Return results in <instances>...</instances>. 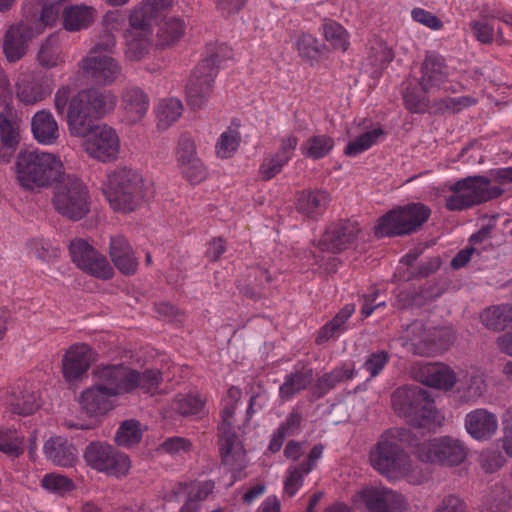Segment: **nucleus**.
I'll return each mask as SVG.
<instances>
[{
  "mask_svg": "<svg viewBox=\"0 0 512 512\" xmlns=\"http://www.w3.org/2000/svg\"><path fill=\"white\" fill-rule=\"evenodd\" d=\"M94 373L100 383L82 391L78 399L81 409L90 416L105 415L113 409L114 397L134 389L154 394L162 379L156 369L138 372L121 364L101 365Z\"/></svg>",
  "mask_w": 512,
  "mask_h": 512,
  "instance_id": "nucleus-1",
  "label": "nucleus"
},
{
  "mask_svg": "<svg viewBox=\"0 0 512 512\" xmlns=\"http://www.w3.org/2000/svg\"><path fill=\"white\" fill-rule=\"evenodd\" d=\"M60 13V2L44 3V0H26L23 19L7 31L4 39V53L9 62L21 59L28 43L53 26Z\"/></svg>",
  "mask_w": 512,
  "mask_h": 512,
  "instance_id": "nucleus-2",
  "label": "nucleus"
},
{
  "mask_svg": "<svg viewBox=\"0 0 512 512\" xmlns=\"http://www.w3.org/2000/svg\"><path fill=\"white\" fill-rule=\"evenodd\" d=\"M60 13V2L44 3V0H26L23 19L7 31L4 39V53L9 62L21 59L28 43L53 26Z\"/></svg>",
  "mask_w": 512,
  "mask_h": 512,
  "instance_id": "nucleus-3",
  "label": "nucleus"
},
{
  "mask_svg": "<svg viewBox=\"0 0 512 512\" xmlns=\"http://www.w3.org/2000/svg\"><path fill=\"white\" fill-rule=\"evenodd\" d=\"M67 109V124L71 134H81L83 123L88 120L102 118L111 113L117 104V98L111 91L84 90L70 99V90L60 88L54 98V106L58 114Z\"/></svg>",
  "mask_w": 512,
  "mask_h": 512,
  "instance_id": "nucleus-4",
  "label": "nucleus"
},
{
  "mask_svg": "<svg viewBox=\"0 0 512 512\" xmlns=\"http://www.w3.org/2000/svg\"><path fill=\"white\" fill-rule=\"evenodd\" d=\"M409 437L406 429L393 428L385 431L370 450L371 466L390 480L406 478L410 483H418L412 476L413 464L403 449V444L409 441Z\"/></svg>",
  "mask_w": 512,
  "mask_h": 512,
  "instance_id": "nucleus-5",
  "label": "nucleus"
},
{
  "mask_svg": "<svg viewBox=\"0 0 512 512\" xmlns=\"http://www.w3.org/2000/svg\"><path fill=\"white\" fill-rule=\"evenodd\" d=\"M14 169L19 186L31 192L50 187L64 174L63 162L57 154L38 149L19 152Z\"/></svg>",
  "mask_w": 512,
  "mask_h": 512,
  "instance_id": "nucleus-6",
  "label": "nucleus"
},
{
  "mask_svg": "<svg viewBox=\"0 0 512 512\" xmlns=\"http://www.w3.org/2000/svg\"><path fill=\"white\" fill-rule=\"evenodd\" d=\"M173 0H142L129 15V28L125 32L126 56L139 60L151 43L152 24L172 7Z\"/></svg>",
  "mask_w": 512,
  "mask_h": 512,
  "instance_id": "nucleus-7",
  "label": "nucleus"
},
{
  "mask_svg": "<svg viewBox=\"0 0 512 512\" xmlns=\"http://www.w3.org/2000/svg\"><path fill=\"white\" fill-rule=\"evenodd\" d=\"M146 183L134 169L119 167L109 172L102 184V192L115 212L129 213L143 202Z\"/></svg>",
  "mask_w": 512,
  "mask_h": 512,
  "instance_id": "nucleus-8",
  "label": "nucleus"
},
{
  "mask_svg": "<svg viewBox=\"0 0 512 512\" xmlns=\"http://www.w3.org/2000/svg\"><path fill=\"white\" fill-rule=\"evenodd\" d=\"M393 410L418 427L439 426L444 416L428 399L427 393L418 386H404L392 394Z\"/></svg>",
  "mask_w": 512,
  "mask_h": 512,
  "instance_id": "nucleus-9",
  "label": "nucleus"
},
{
  "mask_svg": "<svg viewBox=\"0 0 512 512\" xmlns=\"http://www.w3.org/2000/svg\"><path fill=\"white\" fill-rule=\"evenodd\" d=\"M241 398V390L236 387L228 389L222 401L221 424H220V446L221 455L225 465L233 470H240L245 467L246 455L243 445L236 439L232 430L234 412Z\"/></svg>",
  "mask_w": 512,
  "mask_h": 512,
  "instance_id": "nucleus-10",
  "label": "nucleus"
},
{
  "mask_svg": "<svg viewBox=\"0 0 512 512\" xmlns=\"http://www.w3.org/2000/svg\"><path fill=\"white\" fill-rule=\"evenodd\" d=\"M443 193L446 208L450 211H461L497 197L501 190L491 187L487 178L475 176L445 186Z\"/></svg>",
  "mask_w": 512,
  "mask_h": 512,
  "instance_id": "nucleus-11",
  "label": "nucleus"
},
{
  "mask_svg": "<svg viewBox=\"0 0 512 512\" xmlns=\"http://www.w3.org/2000/svg\"><path fill=\"white\" fill-rule=\"evenodd\" d=\"M82 130L81 134L72 135L83 138L82 148L90 158L102 163H110L119 158L121 140L115 128L105 123H83Z\"/></svg>",
  "mask_w": 512,
  "mask_h": 512,
  "instance_id": "nucleus-12",
  "label": "nucleus"
},
{
  "mask_svg": "<svg viewBox=\"0 0 512 512\" xmlns=\"http://www.w3.org/2000/svg\"><path fill=\"white\" fill-rule=\"evenodd\" d=\"M431 209L414 202L398 206L382 216L376 226L377 236H395L417 231L430 217Z\"/></svg>",
  "mask_w": 512,
  "mask_h": 512,
  "instance_id": "nucleus-13",
  "label": "nucleus"
},
{
  "mask_svg": "<svg viewBox=\"0 0 512 512\" xmlns=\"http://www.w3.org/2000/svg\"><path fill=\"white\" fill-rule=\"evenodd\" d=\"M90 205V193L84 182L73 175L63 177L53 196L56 211L70 220H80L89 213Z\"/></svg>",
  "mask_w": 512,
  "mask_h": 512,
  "instance_id": "nucleus-14",
  "label": "nucleus"
},
{
  "mask_svg": "<svg viewBox=\"0 0 512 512\" xmlns=\"http://www.w3.org/2000/svg\"><path fill=\"white\" fill-rule=\"evenodd\" d=\"M229 48L220 46L218 51L204 59L192 72L186 89L187 102L192 109L202 108L208 101L217 67L222 58L229 54Z\"/></svg>",
  "mask_w": 512,
  "mask_h": 512,
  "instance_id": "nucleus-15",
  "label": "nucleus"
},
{
  "mask_svg": "<svg viewBox=\"0 0 512 512\" xmlns=\"http://www.w3.org/2000/svg\"><path fill=\"white\" fill-rule=\"evenodd\" d=\"M115 46L113 36L107 35L103 42L97 43L81 61L84 75L99 84H111L121 74L119 63L112 57Z\"/></svg>",
  "mask_w": 512,
  "mask_h": 512,
  "instance_id": "nucleus-16",
  "label": "nucleus"
},
{
  "mask_svg": "<svg viewBox=\"0 0 512 512\" xmlns=\"http://www.w3.org/2000/svg\"><path fill=\"white\" fill-rule=\"evenodd\" d=\"M467 455L463 442L451 436L435 437L418 445L416 456L423 462L457 466Z\"/></svg>",
  "mask_w": 512,
  "mask_h": 512,
  "instance_id": "nucleus-17",
  "label": "nucleus"
},
{
  "mask_svg": "<svg viewBox=\"0 0 512 512\" xmlns=\"http://www.w3.org/2000/svg\"><path fill=\"white\" fill-rule=\"evenodd\" d=\"M353 504L365 507L368 512H405V497L383 485H369L359 489L352 497Z\"/></svg>",
  "mask_w": 512,
  "mask_h": 512,
  "instance_id": "nucleus-18",
  "label": "nucleus"
},
{
  "mask_svg": "<svg viewBox=\"0 0 512 512\" xmlns=\"http://www.w3.org/2000/svg\"><path fill=\"white\" fill-rule=\"evenodd\" d=\"M84 458L91 468L116 477L126 475L131 467L127 455L117 452L112 446L101 442L89 444Z\"/></svg>",
  "mask_w": 512,
  "mask_h": 512,
  "instance_id": "nucleus-19",
  "label": "nucleus"
},
{
  "mask_svg": "<svg viewBox=\"0 0 512 512\" xmlns=\"http://www.w3.org/2000/svg\"><path fill=\"white\" fill-rule=\"evenodd\" d=\"M72 261L84 272L101 279L111 278L113 269L104 256L99 254L87 241L75 239L70 244Z\"/></svg>",
  "mask_w": 512,
  "mask_h": 512,
  "instance_id": "nucleus-20",
  "label": "nucleus"
},
{
  "mask_svg": "<svg viewBox=\"0 0 512 512\" xmlns=\"http://www.w3.org/2000/svg\"><path fill=\"white\" fill-rule=\"evenodd\" d=\"M384 130L380 125L372 124L368 120L355 122L347 129L348 142L344 154L356 157L367 151L384 138Z\"/></svg>",
  "mask_w": 512,
  "mask_h": 512,
  "instance_id": "nucleus-21",
  "label": "nucleus"
},
{
  "mask_svg": "<svg viewBox=\"0 0 512 512\" xmlns=\"http://www.w3.org/2000/svg\"><path fill=\"white\" fill-rule=\"evenodd\" d=\"M52 90L53 87L47 79L30 74H20L14 83L15 98L25 106L40 103L52 93Z\"/></svg>",
  "mask_w": 512,
  "mask_h": 512,
  "instance_id": "nucleus-22",
  "label": "nucleus"
},
{
  "mask_svg": "<svg viewBox=\"0 0 512 512\" xmlns=\"http://www.w3.org/2000/svg\"><path fill=\"white\" fill-rule=\"evenodd\" d=\"M412 374L424 385L441 390H450L457 382L455 372L442 363H417Z\"/></svg>",
  "mask_w": 512,
  "mask_h": 512,
  "instance_id": "nucleus-23",
  "label": "nucleus"
},
{
  "mask_svg": "<svg viewBox=\"0 0 512 512\" xmlns=\"http://www.w3.org/2000/svg\"><path fill=\"white\" fill-rule=\"evenodd\" d=\"M176 157L181 174L190 183L198 184L207 177L206 167L197 157L195 144L190 138L180 139Z\"/></svg>",
  "mask_w": 512,
  "mask_h": 512,
  "instance_id": "nucleus-24",
  "label": "nucleus"
},
{
  "mask_svg": "<svg viewBox=\"0 0 512 512\" xmlns=\"http://www.w3.org/2000/svg\"><path fill=\"white\" fill-rule=\"evenodd\" d=\"M324 446L322 444L314 445L306 459L302 463L290 465L286 471L284 480V494L293 497L303 486L304 477L308 475L322 458Z\"/></svg>",
  "mask_w": 512,
  "mask_h": 512,
  "instance_id": "nucleus-25",
  "label": "nucleus"
},
{
  "mask_svg": "<svg viewBox=\"0 0 512 512\" xmlns=\"http://www.w3.org/2000/svg\"><path fill=\"white\" fill-rule=\"evenodd\" d=\"M464 424L467 433L478 441L489 440L498 430L497 416L484 408L469 412L465 417Z\"/></svg>",
  "mask_w": 512,
  "mask_h": 512,
  "instance_id": "nucleus-26",
  "label": "nucleus"
},
{
  "mask_svg": "<svg viewBox=\"0 0 512 512\" xmlns=\"http://www.w3.org/2000/svg\"><path fill=\"white\" fill-rule=\"evenodd\" d=\"M94 360V352L88 345L81 343L70 346L63 358L65 379L72 381L80 378Z\"/></svg>",
  "mask_w": 512,
  "mask_h": 512,
  "instance_id": "nucleus-27",
  "label": "nucleus"
},
{
  "mask_svg": "<svg viewBox=\"0 0 512 512\" xmlns=\"http://www.w3.org/2000/svg\"><path fill=\"white\" fill-rule=\"evenodd\" d=\"M6 405L14 414L30 415L39 408V396L33 385H17L7 396Z\"/></svg>",
  "mask_w": 512,
  "mask_h": 512,
  "instance_id": "nucleus-28",
  "label": "nucleus"
},
{
  "mask_svg": "<svg viewBox=\"0 0 512 512\" xmlns=\"http://www.w3.org/2000/svg\"><path fill=\"white\" fill-rule=\"evenodd\" d=\"M34 139L41 145H54L60 137L59 125L48 110L37 111L31 119Z\"/></svg>",
  "mask_w": 512,
  "mask_h": 512,
  "instance_id": "nucleus-29",
  "label": "nucleus"
},
{
  "mask_svg": "<svg viewBox=\"0 0 512 512\" xmlns=\"http://www.w3.org/2000/svg\"><path fill=\"white\" fill-rule=\"evenodd\" d=\"M121 109L128 124L139 123L149 110L148 96L139 88H129L122 95Z\"/></svg>",
  "mask_w": 512,
  "mask_h": 512,
  "instance_id": "nucleus-30",
  "label": "nucleus"
},
{
  "mask_svg": "<svg viewBox=\"0 0 512 512\" xmlns=\"http://www.w3.org/2000/svg\"><path fill=\"white\" fill-rule=\"evenodd\" d=\"M358 229L355 223L345 222L336 224L324 233L321 239V249L339 252L347 248L357 237Z\"/></svg>",
  "mask_w": 512,
  "mask_h": 512,
  "instance_id": "nucleus-31",
  "label": "nucleus"
},
{
  "mask_svg": "<svg viewBox=\"0 0 512 512\" xmlns=\"http://www.w3.org/2000/svg\"><path fill=\"white\" fill-rule=\"evenodd\" d=\"M109 253L113 263L122 273L132 274L136 271L138 263L125 238L122 236L112 237Z\"/></svg>",
  "mask_w": 512,
  "mask_h": 512,
  "instance_id": "nucleus-32",
  "label": "nucleus"
},
{
  "mask_svg": "<svg viewBox=\"0 0 512 512\" xmlns=\"http://www.w3.org/2000/svg\"><path fill=\"white\" fill-rule=\"evenodd\" d=\"M44 452L51 462L62 467L72 466L77 459L75 447L62 437L50 438L44 445Z\"/></svg>",
  "mask_w": 512,
  "mask_h": 512,
  "instance_id": "nucleus-33",
  "label": "nucleus"
},
{
  "mask_svg": "<svg viewBox=\"0 0 512 512\" xmlns=\"http://www.w3.org/2000/svg\"><path fill=\"white\" fill-rule=\"evenodd\" d=\"M447 76L443 59L438 56H427L422 65L420 85L425 92L439 88Z\"/></svg>",
  "mask_w": 512,
  "mask_h": 512,
  "instance_id": "nucleus-34",
  "label": "nucleus"
},
{
  "mask_svg": "<svg viewBox=\"0 0 512 512\" xmlns=\"http://www.w3.org/2000/svg\"><path fill=\"white\" fill-rule=\"evenodd\" d=\"M460 383L459 392L466 402H476L486 394L488 389L485 374L475 368L468 370Z\"/></svg>",
  "mask_w": 512,
  "mask_h": 512,
  "instance_id": "nucleus-35",
  "label": "nucleus"
},
{
  "mask_svg": "<svg viewBox=\"0 0 512 512\" xmlns=\"http://www.w3.org/2000/svg\"><path fill=\"white\" fill-rule=\"evenodd\" d=\"M63 26L67 31L74 32L87 28L95 18V11L86 5L67 6L62 11Z\"/></svg>",
  "mask_w": 512,
  "mask_h": 512,
  "instance_id": "nucleus-36",
  "label": "nucleus"
},
{
  "mask_svg": "<svg viewBox=\"0 0 512 512\" xmlns=\"http://www.w3.org/2000/svg\"><path fill=\"white\" fill-rule=\"evenodd\" d=\"M393 57V52L386 43L375 40L368 49L363 65L366 71L377 75L392 61Z\"/></svg>",
  "mask_w": 512,
  "mask_h": 512,
  "instance_id": "nucleus-37",
  "label": "nucleus"
},
{
  "mask_svg": "<svg viewBox=\"0 0 512 512\" xmlns=\"http://www.w3.org/2000/svg\"><path fill=\"white\" fill-rule=\"evenodd\" d=\"M18 132L12 122L0 113V162H8L18 144Z\"/></svg>",
  "mask_w": 512,
  "mask_h": 512,
  "instance_id": "nucleus-38",
  "label": "nucleus"
},
{
  "mask_svg": "<svg viewBox=\"0 0 512 512\" xmlns=\"http://www.w3.org/2000/svg\"><path fill=\"white\" fill-rule=\"evenodd\" d=\"M329 203V196L325 191H304L297 200L298 210L306 215L322 212Z\"/></svg>",
  "mask_w": 512,
  "mask_h": 512,
  "instance_id": "nucleus-39",
  "label": "nucleus"
},
{
  "mask_svg": "<svg viewBox=\"0 0 512 512\" xmlns=\"http://www.w3.org/2000/svg\"><path fill=\"white\" fill-rule=\"evenodd\" d=\"M354 311V305H345L338 314L319 331L317 342L322 343L342 334L346 330V321L351 317Z\"/></svg>",
  "mask_w": 512,
  "mask_h": 512,
  "instance_id": "nucleus-40",
  "label": "nucleus"
},
{
  "mask_svg": "<svg viewBox=\"0 0 512 512\" xmlns=\"http://www.w3.org/2000/svg\"><path fill=\"white\" fill-rule=\"evenodd\" d=\"M182 112L183 105L179 99L174 97L162 99L156 107L158 126L162 129L168 128L181 117Z\"/></svg>",
  "mask_w": 512,
  "mask_h": 512,
  "instance_id": "nucleus-41",
  "label": "nucleus"
},
{
  "mask_svg": "<svg viewBox=\"0 0 512 512\" xmlns=\"http://www.w3.org/2000/svg\"><path fill=\"white\" fill-rule=\"evenodd\" d=\"M481 321L490 330L500 331L512 324L510 304L492 306L481 313Z\"/></svg>",
  "mask_w": 512,
  "mask_h": 512,
  "instance_id": "nucleus-42",
  "label": "nucleus"
},
{
  "mask_svg": "<svg viewBox=\"0 0 512 512\" xmlns=\"http://www.w3.org/2000/svg\"><path fill=\"white\" fill-rule=\"evenodd\" d=\"M322 34L333 50L345 52L350 45L348 31L337 22H325L322 26Z\"/></svg>",
  "mask_w": 512,
  "mask_h": 512,
  "instance_id": "nucleus-43",
  "label": "nucleus"
},
{
  "mask_svg": "<svg viewBox=\"0 0 512 512\" xmlns=\"http://www.w3.org/2000/svg\"><path fill=\"white\" fill-rule=\"evenodd\" d=\"M334 139L328 135H314L302 145V154L317 160L327 156L334 147Z\"/></svg>",
  "mask_w": 512,
  "mask_h": 512,
  "instance_id": "nucleus-44",
  "label": "nucleus"
},
{
  "mask_svg": "<svg viewBox=\"0 0 512 512\" xmlns=\"http://www.w3.org/2000/svg\"><path fill=\"white\" fill-rule=\"evenodd\" d=\"M408 333L413 334L410 341L416 354L425 355L436 349L434 339L431 338L432 332L425 330L420 322L412 323L408 328Z\"/></svg>",
  "mask_w": 512,
  "mask_h": 512,
  "instance_id": "nucleus-45",
  "label": "nucleus"
},
{
  "mask_svg": "<svg viewBox=\"0 0 512 512\" xmlns=\"http://www.w3.org/2000/svg\"><path fill=\"white\" fill-rule=\"evenodd\" d=\"M204 399L198 394H179L172 402V409L183 416L200 415L204 410Z\"/></svg>",
  "mask_w": 512,
  "mask_h": 512,
  "instance_id": "nucleus-46",
  "label": "nucleus"
},
{
  "mask_svg": "<svg viewBox=\"0 0 512 512\" xmlns=\"http://www.w3.org/2000/svg\"><path fill=\"white\" fill-rule=\"evenodd\" d=\"M241 136L235 126H230L224 130L215 145V152L219 158H230L238 149Z\"/></svg>",
  "mask_w": 512,
  "mask_h": 512,
  "instance_id": "nucleus-47",
  "label": "nucleus"
},
{
  "mask_svg": "<svg viewBox=\"0 0 512 512\" xmlns=\"http://www.w3.org/2000/svg\"><path fill=\"white\" fill-rule=\"evenodd\" d=\"M185 24L178 17L166 19L158 30V41L161 46H169L178 41L184 34Z\"/></svg>",
  "mask_w": 512,
  "mask_h": 512,
  "instance_id": "nucleus-48",
  "label": "nucleus"
},
{
  "mask_svg": "<svg viewBox=\"0 0 512 512\" xmlns=\"http://www.w3.org/2000/svg\"><path fill=\"white\" fill-rule=\"evenodd\" d=\"M0 451L16 458L24 451V436L15 430L0 428Z\"/></svg>",
  "mask_w": 512,
  "mask_h": 512,
  "instance_id": "nucleus-49",
  "label": "nucleus"
},
{
  "mask_svg": "<svg viewBox=\"0 0 512 512\" xmlns=\"http://www.w3.org/2000/svg\"><path fill=\"white\" fill-rule=\"evenodd\" d=\"M39 63L46 68L56 67L63 62L61 50L57 44V38L53 35L47 37L41 44L38 52Z\"/></svg>",
  "mask_w": 512,
  "mask_h": 512,
  "instance_id": "nucleus-50",
  "label": "nucleus"
},
{
  "mask_svg": "<svg viewBox=\"0 0 512 512\" xmlns=\"http://www.w3.org/2000/svg\"><path fill=\"white\" fill-rule=\"evenodd\" d=\"M142 437L140 423L134 420L124 421L119 427L115 440L118 445L130 447L137 444Z\"/></svg>",
  "mask_w": 512,
  "mask_h": 512,
  "instance_id": "nucleus-51",
  "label": "nucleus"
},
{
  "mask_svg": "<svg viewBox=\"0 0 512 512\" xmlns=\"http://www.w3.org/2000/svg\"><path fill=\"white\" fill-rule=\"evenodd\" d=\"M41 485L45 490L60 496H64L75 489L71 479L56 473L45 475L41 480Z\"/></svg>",
  "mask_w": 512,
  "mask_h": 512,
  "instance_id": "nucleus-52",
  "label": "nucleus"
},
{
  "mask_svg": "<svg viewBox=\"0 0 512 512\" xmlns=\"http://www.w3.org/2000/svg\"><path fill=\"white\" fill-rule=\"evenodd\" d=\"M294 46L299 56L307 60H314L321 53L318 39L307 33L299 34L294 41Z\"/></svg>",
  "mask_w": 512,
  "mask_h": 512,
  "instance_id": "nucleus-53",
  "label": "nucleus"
},
{
  "mask_svg": "<svg viewBox=\"0 0 512 512\" xmlns=\"http://www.w3.org/2000/svg\"><path fill=\"white\" fill-rule=\"evenodd\" d=\"M310 372L296 373L286 377L284 383L280 386V396L290 398L294 394L304 389L311 381Z\"/></svg>",
  "mask_w": 512,
  "mask_h": 512,
  "instance_id": "nucleus-54",
  "label": "nucleus"
},
{
  "mask_svg": "<svg viewBox=\"0 0 512 512\" xmlns=\"http://www.w3.org/2000/svg\"><path fill=\"white\" fill-rule=\"evenodd\" d=\"M286 164V156H280V154L271 155L263 160L259 168V174L262 179L270 180L277 175Z\"/></svg>",
  "mask_w": 512,
  "mask_h": 512,
  "instance_id": "nucleus-55",
  "label": "nucleus"
},
{
  "mask_svg": "<svg viewBox=\"0 0 512 512\" xmlns=\"http://www.w3.org/2000/svg\"><path fill=\"white\" fill-rule=\"evenodd\" d=\"M388 360L389 356L387 352L377 351L367 357L363 368L370 374V377H375L383 370Z\"/></svg>",
  "mask_w": 512,
  "mask_h": 512,
  "instance_id": "nucleus-56",
  "label": "nucleus"
},
{
  "mask_svg": "<svg viewBox=\"0 0 512 512\" xmlns=\"http://www.w3.org/2000/svg\"><path fill=\"white\" fill-rule=\"evenodd\" d=\"M434 512H467V505L458 495L449 494L440 500Z\"/></svg>",
  "mask_w": 512,
  "mask_h": 512,
  "instance_id": "nucleus-57",
  "label": "nucleus"
},
{
  "mask_svg": "<svg viewBox=\"0 0 512 512\" xmlns=\"http://www.w3.org/2000/svg\"><path fill=\"white\" fill-rule=\"evenodd\" d=\"M214 484L211 481L197 482L189 486L188 499L197 503L204 500L212 493Z\"/></svg>",
  "mask_w": 512,
  "mask_h": 512,
  "instance_id": "nucleus-58",
  "label": "nucleus"
},
{
  "mask_svg": "<svg viewBox=\"0 0 512 512\" xmlns=\"http://www.w3.org/2000/svg\"><path fill=\"white\" fill-rule=\"evenodd\" d=\"M354 368L350 366H343L335 369L331 373L325 375L322 382L328 387H333L337 382L352 379L354 377Z\"/></svg>",
  "mask_w": 512,
  "mask_h": 512,
  "instance_id": "nucleus-59",
  "label": "nucleus"
},
{
  "mask_svg": "<svg viewBox=\"0 0 512 512\" xmlns=\"http://www.w3.org/2000/svg\"><path fill=\"white\" fill-rule=\"evenodd\" d=\"M403 97L405 107L411 112L421 113L426 110L428 102L424 96H420L414 91L406 90Z\"/></svg>",
  "mask_w": 512,
  "mask_h": 512,
  "instance_id": "nucleus-60",
  "label": "nucleus"
},
{
  "mask_svg": "<svg viewBox=\"0 0 512 512\" xmlns=\"http://www.w3.org/2000/svg\"><path fill=\"white\" fill-rule=\"evenodd\" d=\"M412 18L414 21L433 30H438L442 26L441 21L435 15L421 8L412 11Z\"/></svg>",
  "mask_w": 512,
  "mask_h": 512,
  "instance_id": "nucleus-61",
  "label": "nucleus"
},
{
  "mask_svg": "<svg viewBox=\"0 0 512 512\" xmlns=\"http://www.w3.org/2000/svg\"><path fill=\"white\" fill-rule=\"evenodd\" d=\"M190 447L191 444L188 440L181 437H173L165 440L161 449L169 454H180L188 451Z\"/></svg>",
  "mask_w": 512,
  "mask_h": 512,
  "instance_id": "nucleus-62",
  "label": "nucleus"
},
{
  "mask_svg": "<svg viewBox=\"0 0 512 512\" xmlns=\"http://www.w3.org/2000/svg\"><path fill=\"white\" fill-rule=\"evenodd\" d=\"M301 421V414L297 411H293L278 430L286 437L295 435L300 429Z\"/></svg>",
  "mask_w": 512,
  "mask_h": 512,
  "instance_id": "nucleus-63",
  "label": "nucleus"
},
{
  "mask_svg": "<svg viewBox=\"0 0 512 512\" xmlns=\"http://www.w3.org/2000/svg\"><path fill=\"white\" fill-rule=\"evenodd\" d=\"M501 444L505 453L512 457V416L503 420Z\"/></svg>",
  "mask_w": 512,
  "mask_h": 512,
  "instance_id": "nucleus-64",
  "label": "nucleus"
}]
</instances>
